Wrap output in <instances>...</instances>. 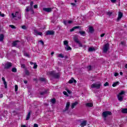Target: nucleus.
<instances>
[{"instance_id": "1", "label": "nucleus", "mask_w": 127, "mask_h": 127, "mask_svg": "<svg viewBox=\"0 0 127 127\" xmlns=\"http://www.w3.org/2000/svg\"><path fill=\"white\" fill-rule=\"evenodd\" d=\"M49 74L54 78H56V79H58L59 77H60V74H59V73H56L54 71H50Z\"/></svg>"}, {"instance_id": "2", "label": "nucleus", "mask_w": 127, "mask_h": 127, "mask_svg": "<svg viewBox=\"0 0 127 127\" xmlns=\"http://www.w3.org/2000/svg\"><path fill=\"white\" fill-rule=\"evenodd\" d=\"M111 115H112V112L110 111H105L102 113V116L105 119V120H106V118H107L108 116H111Z\"/></svg>"}, {"instance_id": "3", "label": "nucleus", "mask_w": 127, "mask_h": 127, "mask_svg": "<svg viewBox=\"0 0 127 127\" xmlns=\"http://www.w3.org/2000/svg\"><path fill=\"white\" fill-rule=\"evenodd\" d=\"M11 16L12 17V18H14V17H17V18H21V15L18 12H16L15 14L14 13H12Z\"/></svg>"}, {"instance_id": "4", "label": "nucleus", "mask_w": 127, "mask_h": 127, "mask_svg": "<svg viewBox=\"0 0 127 127\" xmlns=\"http://www.w3.org/2000/svg\"><path fill=\"white\" fill-rule=\"evenodd\" d=\"M91 88L95 89H100L101 88V84L93 83L91 85Z\"/></svg>"}, {"instance_id": "5", "label": "nucleus", "mask_w": 127, "mask_h": 127, "mask_svg": "<svg viewBox=\"0 0 127 127\" xmlns=\"http://www.w3.org/2000/svg\"><path fill=\"white\" fill-rule=\"evenodd\" d=\"M109 43H107L104 45L103 48V52H104V53H106L108 50H109Z\"/></svg>"}, {"instance_id": "6", "label": "nucleus", "mask_w": 127, "mask_h": 127, "mask_svg": "<svg viewBox=\"0 0 127 127\" xmlns=\"http://www.w3.org/2000/svg\"><path fill=\"white\" fill-rule=\"evenodd\" d=\"M55 33L54 31L48 30L46 32V35H54Z\"/></svg>"}, {"instance_id": "7", "label": "nucleus", "mask_w": 127, "mask_h": 127, "mask_svg": "<svg viewBox=\"0 0 127 127\" xmlns=\"http://www.w3.org/2000/svg\"><path fill=\"white\" fill-rule=\"evenodd\" d=\"M52 9H53V8H43V10H44V11H46V12H51L52 11Z\"/></svg>"}, {"instance_id": "8", "label": "nucleus", "mask_w": 127, "mask_h": 127, "mask_svg": "<svg viewBox=\"0 0 127 127\" xmlns=\"http://www.w3.org/2000/svg\"><path fill=\"white\" fill-rule=\"evenodd\" d=\"M34 34L36 36H37V35H40L41 36H42L43 34H42V32H38L37 30H34Z\"/></svg>"}, {"instance_id": "9", "label": "nucleus", "mask_w": 127, "mask_h": 127, "mask_svg": "<svg viewBox=\"0 0 127 127\" xmlns=\"http://www.w3.org/2000/svg\"><path fill=\"white\" fill-rule=\"evenodd\" d=\"M10 67H11V63H7V64H5V69H9V68H10Z\"/></svg>"}, {"instance_id": "10", "label": "nucleus", "mask_w": 127, "mask_h": 127, "mask_svg": "<svg viewBox=\"0 0 127 127\" xmlns=\"http://www.w3.org/2000/svg\"><path fill=\"white\" fill-rule=\"evenodd\" d=\"M117 98L119 102H123V100H124V96H123V95H120L118 94L117 95Z\"/></svg>"}, {"instance_id": "11", "label": "nucleus", "mask_w": 127, "mask_h": 127, "mask_svg": "<svg viewBox=\"0 0 127 127\" xmlns=\"http://www.w3.org/2000/svg\"><path fill=\"white\" fill-rule=\"evenodd\" d=\"M87 125V121H83L81 122L80 126L81 127H84Z\"/></svg>"}, {"instance_id": "12", "label": "nucleus", "mask_w": 127, "mask_h": 127, "mask_svg": "<svg viewBox=\"0 0 127 127\" xmlns=\"http://www.w3.org/2000/svg\"><path fill=\"white\" fill-rule=\"evenodd\" d=\"M122 17H123V13H122V12H119L117 20H120V19H122Z\"/></svg>"}, {"instance_id": "13", "label": "nucleus", "mask_w": 127, "mask_h": 127, "mask_svg": "<svg viewBox=\"0 0 127 127\" xmlns=\"http://www.w3.org/2000/svg\"><path fill=\"white\" fill-rule=\"evenodd\" d=\"M73 82L74 83H77V81H76V80L74 79V78L73 77H72L71 79L68 81V83H69V84H72V83H73Z\"/></svg>"}, {"instance_id": "14", "label": "nucleus", "mask_w": 127, "mask_h": 127, "mask_svg": "<svg viewBox=\"0 0 127 127\" xmlns=\"http://www.w3.org/2000/svg\"><path fill=\"white\" fill-rule=\"evenodd\" d=\"M31 115V111H29L27 115V117L26 118V121H28V120H29V119H30V115Z\"/></svg>"}, {"instance_id": "15", "label": "nucleus", "mask_w": 127, "mask_h": 127, "mask_svg": "<svg viewBox=\"0 0 127 127\" xmlns=\"http://www.w3.org/2000/svg\"><path fill=\"white\" fill-rule=\"evenodd\" d=\"M2 80L3 82V84L5 86V88H7V84L6 83V81H5V78H4V77H2Z\"/></svg>"}, {"instance_id": "16", "label": "nucleus", "mask_w": 127, "mask_h": 127, "mask_svg": "<svg viewBox=\"0 0 127 127\" xmlns=\"http://www.w3.org/2000/svg\"><path fill=\"white\" fill-rule=\"evenodd\" d=\"M78 28H80V26H74L72 29H70V32H72L75 30V29H77Z\"/></svg>"}, {"instance_id": "17", "label": "nucleus", "mask_w": 127, "mask_h": 127, "mask_svg": "<svg viewBox=\"0 0 127 127\" xmlns=\"http://www.w3.org/2000/svg\"><path fill=\"white\" fill-rule=\"evenodd\" d=\"M89 52H93V51H96V49L94 47H90L88 49Z\"/></svg>"}, {"instance_id": "18", "label": "nucleus", "mask_w": 127, "mask_h": 127, "mask_svg": "<svg viewBox=\"0 0 127 127\" xmlns=\"http://www.w3.org/2000/svg\"><path fill=\"white\" fill-rule=\"evenodd\" d=\"M73 39L76 43H79V42H80V41L78 39V37H77V36H74Z\"/></svg>"}, {"instance_id": "19", "label": "nucleus", "mask_w": 127, "mask_h": 127, "mask_svg": "<svg viewBox=\"0 0 127 127\" xmlns=\"http://www.w3.org/2000/svg\"><path fill=\"white\" fill-rule=\"evenodd\" d=\"M78 105V102H74L71 105V109H74Z\"/></svg>"}, {"instance_id": "20", "label": "nucleus", "mask_w": 127, "mask_h": 127, "mask_svg": "<svg viewBox=\"0 0 127 127\" xmlns=\"http://www.w3.org/2000/svg\"><path fill=\"white\" fill-rule=\"evenodd\" d=\"M93 103H87L85 104V106L86 107H93Z\"/></svg>"}, {"instance_id": "21", "label": "nucleus", "mask_w": 127, "mask_h": 127, "mask_svg": "<svg viewBox=\"0 0 127 127\" xmlns=\"http://www.w3.org/2000/svg\"><path fill=\"white\" fill-rule=\"evenodd\" d=\"M3 38H4V36L3 34H1L0 35V41L2 42V41H3Z\"/></svg>"}, {"instance_id": "22", "label": "nucleus", "mask_w": 127, "mask_h": 127, "mask_svg": "<svg viewBox=\"0 0 127 127\" xmlns=\"http://www.w3.org/2000/svg\"><path fill=\"white\" fill-rule=\"evenodd\" d=\"M69 106H70V102H67L66 107H65V111H68Z\"/></svg>"}, {"instance_id": "23", "label": "nucleus", "mask_w": 127, "mask_h": 127, "mask_svg": "<svg viewBox=\"0 0 127 127\" xmlns=\"http://www.w3.org/2000/svg\"><path fill=\"white\" fill-rule=\"evenodd\" d=\"M119 84H120V82L117 81L116 82H114L112 86L113 87H116V86H118V85H119Z\"/></svg>"}, {"instance_id": "24", "label": "nucleus", "mask_w": 127, "mask_h": 127, "mask_svg": "<svg viewBox=\"0 0 127 127\" xmlns=\"http://www.w3.org/2000/svg\"><path fill=\"white\" fill-rule=\"evenodd\" d=\"M89 31L90 33H93V32H94V28L92 27H89Z\"/></svg>"}, {"instance_id": "25", "label": "nucleus", "mask_w": 127, "mask_h": 127, "mask_svg": "<svg viewBox=\"0 0 127 127\" xmlns=\"http://www.w3.org/2000/svg\"><path fill=\"white\" fill-rule=\"evenodd\" d=\"M65 49L68 51L69 50H71L72 49L71 48V47H69V45H68L65 46Z\"/></svg>"}, {"instance_id": "26", "label": "nucleus", "mask_w": 127, "mask_h": 127, "mask_svg": "<svg viewBox=\"0 0 127 127\" xmlns=\"http://www.w3.org/2000/svg\"><path fill=\"white\" fill-rule=\"evenodd\" d=\"M17 42H18V41H15L14 42H13L12 43V46H16V45H17Z\"/></svg>"}, {"instance_id": "27", "label": "nucleus", "mask_w": 127, "mask_h": 127, "mask_svg": "<svg viewBox=\"0 0 127 127\" xmlns=\"http://www.w3.org/2000/svg\"><path fill=\"white\" fill-rule=\"evenodd\" d=\"M122 112L123 114H127V109L125 108V109H123L122 110Z\"/></svg>"}, {"instance_id": "28", "label": "nucleus", "mask_w": 127, "mask_h": 127, "mask_svg": "<svg viewBox=\"0 0 127 127\" xmlns=\"http://www.w3.org/2000/svg\"><path fill=\"white\" fill-rule=\"evenodd\" d=\"M30 9H32V7L27 6V7H26V11L27 12H28V11H29V10H30Z\"/></svg>"}, {"instance_id": "29", "label": "nucleus", "mask_w": 127, "mask_h": 127, "mask_svg": "<svg viewBox=\"0 0 127 127\" xmlns=\"http://www.w3.org/2000/svg\"><path fill=\"white\" fill-rule=\"evenodd\" d=\"M9 27H11V28H12V29H16V27L15 26L13 25H9Z\"/></svg>"}, {"instance_id": "30", "label": "nucleus", "mask_w": 127, "mask_h": 127, "mask_svg": "<svg viewBox=\"0 0 127 127\" xmlns=\"http://www.w3.org/2000/svg\"><path fill=\"white\" fill-rule=\"evenodd\" d=\"M25 75H27V76H29L30 73L29 72V71L26 70L25 71Z\"/></svg>"}, {"instance_id": "31", "label": "nucleus", "mask_w": 127, "mask_h": 127, "mask_svg": "<svg viewBox=\"0 0 127 127\" xmlns=\"http://www.w3.org/2000/svg\"><path fill=\"white\" fill-rule=\"evenodd\" d=\"M51 102L52 103V104H55V103H56V100H55V98L52 99Z\"/></svg>"}, {"instance_id": "32", "label": "nucleus", "mask_w": 127, "mask_h": 127, "mask_svg": "<svg viewBox=\"0 0 127 127\" xmlns=\"http://www.w3.org/2000/svg\"><path fill=\"white\" fill-rule=\"evenodd\" d=\"M58 57H59L60 58H64V56H63L62 54H60L58 55Z\"/></svg>"}, {"instance_id": "33", "label": "nucleus", "mask_w": 127, "mask_h": 127, "mask_svg": "<svg viewBox=\"0 0 127 127\" xmlns=\"http://www.w3.org/2000/svg\"><path fill=\"white\" fill-rule=\"evenodd\" d=\"M64 45H65V46L69 45L68 41H64Z\"/></svg>"}, {"instance_id": "34", "label": "nucleus", "mask_w": 127, "mask_h": 127, "mask_svg": "<svg viewBox=\"0 0 127 127\" xmlns=\"http://www.w3.org/2000/svg\"><path fill=\"white\" fill-rule=\"evenodd\" d=\"M79 33L81 34V35H84L86 34V32H85V31H79Z\"/></svg>"}, {"instance_id": "35", "label": "nucleus", "mask_w": 127, "mask_h": 127, "mask_svg": "<svg viewBox=\"0 0 127 127\" xmlns=\"http://www.w3.org/2000/svg\"><path fill=\"white\" fill-rule=\"evenodd\" d=\"M12 72H13L14 73H15L16 72L17 70L16 68L15 67H13L11 70Z\"/></svg>"}, {"instance_id": "36", "label": "nucleus", "mask_w": 127, "mask_h": 127, "mask_svg": "<svg viewBox=\"0 0 127 127\" xmlns=\"http://www.w3.org/2000/svg\"><path fill=\"white\" fill-rule=\"evenodd\" d=\"M17 90H18V86L17 85H15V91L17 92Z\"/></svg>"}, {"instance_id": "37", "label": "nucleus", "mask_w": 127, "mask_h": 127, "mask_svg": "<svg viewBox=\"0 0 127 127\" xmlns=\"http://www.w3.org/2000/svg\"><path fill=\"white\" fill-rule=\"evenodd\" d=\"M87 69L88 71H91V70H92V66L91 65H89L87 66Z\"/></svg>"}, {"instance_id": "38", "label": "nucleus", "mask_w": 127, "mask_h": 127, "mask_svg": "<svg viewBox=\"0 0 127 127\" xmlns=\"http://www.w3.org/2000/svg\"><path fill=\"white\" fill-rule=\"evenodd\" d=\"M40 81H41L42 82H45V81H46V79L44 78H41L40 79Z\"/></svg>"}, {"instance_id": "39", "label": "nucleus", "mask_w": 127, "mask_h": 127, "mask_svg": "<svg viewBox=\"0 0 127 127\" xmlns=\"http://www.w3.org/2000/svg\"><path fill=\"white\" fill-rule=\"evenodd\" d=\"M124 94H125V91H122L118 95H120V96H123Z\"/></svg>"}, {"instance_id": "40", "label": "nucleus", "mask_w": 127, "mask_h": 127, "mask_svg": "<svg viewBox=\"0 0 127 127\" xmlns=\"http://www.w3.org/2000/svg\"><path fill=\"white\" fill-rule=\"evenodd\" d=\"M33 68H34V69H37V64H36V63H35L34 64Z\"/></svg>"}, {"instance_id": "41", "label": "nucleus", "mask_w": 127, "mask_h": 127, "mask_svg": "<svg viewBox=\"0 0 127 127\" xmlns=\"http://www.w3.org/2000/svg\"><path fill=\"white\" fill-rule=\"evenodd\" d=\"M24 55L26 57H29V55L26 53H25L24 54Z\"/></svg>"}, {"instance_id": "42", "label": "nucleus", "mask_w": 127, "mask_h": 127, "mask_svg": "<svg viewBox=\"0 0 127 127\" xmlns=\"http://www.w3.org/2000/svg\"><path fill=\"white\" fill-rule=\"evenodd\" d=\"M77 44H78L79 47H82L83 46L82 45V44L80 42H78V43H77Z\"/></svg>"}, {"instance_id": "43", "label": "nucleus", "mask_w": 127, "mask_h": 127, "mask_svg": "<svg viewBox=\"0 0 127 127\" xmlns=\"http://www.w3.org/2000/svg\"><path fill=\"white\" fill-rule=\"evenodd\" d=\"M64 25H67L68 24V21H64Z\"/></svg>"}, {"instance_id": "44", "label": "nucleus", "mask_w": 127, "mask_h": 127, "mask_svg": "<svg viewBox=\"0 0 127 127\" xmlns=\"http://www.w3.org/2000/svg\"><path fill=\"white\" fill-rule=\"evenodd\" d=\"M104 86L105 87H107V86H109V82H106V83L104 84Z\"/></svg>"}, {"instance_id": "45", "label": "nucleus", "mask_w": 127, "mask_h": 127, "mask_svg": "<svg viewBox=\"0 0 127 127\" xmlns=\"http://www.w3.org/2000/svg\"><path fill=\"white\" fill-rule=\"evenodd\" d=\"M45 94H46V92H41L40 94L42 95V96H43V95H45Z\"/></svg>"}, {"instance_id": "46", "label": "nucleus", "mask_w": 127, "mask_h": 127, "mask_svg": "<svg viewBox=\"0 0 127 127\" xmlns=\"http://www.w3.org/2000/svg\"><path fill=\"white\" fill-rule=\"evenodd\" d=\"M63 94H64V95H65V96H68V94L67 93V92H66V91H64Z\"/></svg>"}, {"instance_id": "47", "label": "nucleus", "mask_w": 127, "mask_h": 127, "mask_svg": "<svg viewBox=\"0 0 127 127\" xmlns=\"http://www.w3.org/2000/svg\"><path fill=\"white\" fill-rule=\"evenodd\" d=\"M22 29H26V26L23 25L22 26Z\"/></svg>"}, {"instance_id": "48", "label": "nucleus", "mask_w": 127, "mask_h": 127, "mask_svg": "<svg viewBox=\"0 0 127 127\" xmlns=\"http://www.w3.org/2000/svg\"><path fill=\"white\" fill-rule=\"evenodd\" d=\"M72 22H73V21H71V20L67 21V23L69 24H71V23H72Z\"/></svg>"}, {"instance_id": "49", "label": "nucleus", "mask_w": 127, "mask_h": 127, "mask_svg": "<svg viewBox=\"0 0 127 127\" xmlns=\"http://www.w3.org/2000/svg\"><path fill=\"white\" fill-rule=\"evenodd\" d=\"M112 12H107L108 15H112Z\"/></svg>"}, {"instance_id": "50", "label": "nucleus", "mask_w": 127, "mask_h": 127, "mask_svg": "<svg viewBox=\"0 0 127 127\" xmlns=\"http://www.w3.org/2000/svg\"><path fill=\"white\" fill-rule=\"evenodd\" d=\"M114 76H115V77H117V76H119V73H118L117 72H115L114 73Z\"/></svg>"}, {"instance_id": "51", "label": "nucleus", "mask_w": 127, "mask_h": 127, "mask_svg": "<svg viewBox=\"0 0 127 127\" xmlns=\"http://www.w3.org/2000/svg\"><path fill=\"white\" fill-rule=\"evenodd\" d=\"M40 43H41V44L42 45H44V42H43V41L41 40V41H40Z\"/></svg>"}, {"instance_id": "52", "label": "nucleus", "mask_w": 127, "mask_h": 127, "mask_svg": "<svg viewBox=\"0 0 127 127\" xmlns=\"http://www.w3.org/2000/svg\"><path fill=\"white\" fill-rule=\"evenodd\" d=\"M22 68H25V65L24 64H21Z\"/></svg>"}, {"instance_id": "53", "label": "nucleus", "mask_w": 127, "mask_h": 127, "mask_svg": "<svg viewBox=\"0 0 127 127\" xmlns=\"http://www.w3.org/2000/svg\"><path fill=\"white\" fill-rule=\"evenodd\" d=\"M34 127H38V125H37V124H35L34 125Z\"/></svg>"}, {"instance_id": "54", "label": "nucleus", "mask_w": 127, "mask_h": 127, "mask_svg": "<svg viewBox=\"0 0 127 127\" xmlns=\"http://www.w3.org/2000/svg\"><path fill=\"white\" fill-rule=\"evenodd\" d=\"M0 16H1L2 17H4V14H3V13L0 14Z\"/></svg>"}, {"instance_id": "55", "label": "nucleus", "mask_w": 127, "mask_h": 127, "mask_svg": "<svg viewBox=\"0 0 127 127\" xmlns=\"http://www.w3.org/2000/svg\"><path fill=\"white\" fill-rule=\"evenodd\" d=\"M30 4L31 6H32V5H33V1H31Z\"/></svg>"}, {"instance_id": "56", "label": "nucleus", "mask_w": 127, "mask_h": 127, "mask_svg": "<svg viewBox=\"0 0 127 127\" xmlns=\"http://www.w3.org/2000/svg\"><path fill=\"white\" fill-rule=\"evenodd\" d=\"M66 91L68 94H71V91H70V90H69L68 89H67Z\"/></svg>"}, {"instance_id": "57", "label": "nucleus", "mask_w": 127, "mask_h": 127, "mask_svg": "<svg viewBox=\"0 0 127 127\" xmlns=\"http://www.w3.org/2000/svg\"><path fill=\"white\" fill-rule=\"evenodd\" d=\"M100 36L101 37H104L105 36V33L102 34Z\"/></svg>"}, {"instance_id": "58", "label": "nucleus", "mask_w": 127, "mask_h": 127, "mask_svg": "<svg viewBox=\"0 0 127 127\" xmlns=\"http://www.w3.org/2000/svg\"><path fill=\"white\" fill-rule=\"evenodd\" d=\"M37 7H38L37 5L36 4L34 5V8H37Z\"/></svg>"}, {"instance_id": "59", "label": "nucleus", "mask_w": 127, "mask_h": 127, "mask_svg": "<svg viewBox=\"0 0 127 127\" xmlns=\"http://www.w3.org/2000/svg\"><path fill=\"white\" fill-rule=\"evenodd\" d=\"M121 44H122V45H125V44H126V43H125V42H121Z\"/></svg>"}, {"instance_id": "60", "label": "nucleus", "mask_w": 127, "mask_h": 127, "mask_svg": "<svg viewBox=\"0 0 127 127\" xmlns=\"http://www.w3.org/2000/svg\"><path fill=\"white\" fill-rule=\"evenodd\" d=\"M116 1H117L116 0H111L112 2L115 3V2H116Z\"/></svg>"}, {"instance_id": "61", "label": "nucleus", "mask_w": 127, "mask_h": 127, "mask_svg": "<svg viewBox=\"0 0 127 127\" xmlns=\"http://www.w3.org/2000/svg\"><path fill=\"white\" fill-rule=\"evenodd\" d=\"M3 97V95H2V94H0V98H1Z\"/></svg>"}, {"instance_id": "62", "label": "nucleus", "mask_w": 127, "mask_h": 127, "mask_svg": "<svg viewBox=\"0 0 127 127\" xmlns=\"http://www.w3.org/2000/svg\"><path fill=\"white\" fill-rule=\"evenodd\" d=\"M30 64L31 65H33V64L34 65V63L32 62H30Z\"/></svg>"}, {"instance_id": "63", "label": "nucleus", "mask_w": 127, "mask_h": 127, "mask_svg": "<svg viewBox=\"0 0 127 127\" xmlns=\"http://www.w3.org/2000/svg\"><path fill=\"white\" fill-rule=\"evenodd\" d=\"M24 84H27V80H25L24 81Z\"/></svg>"}, {"instance_id": "64", "label": "nucleus", "mask_w": 127, "mask_h": 127, "mask_svg": "<svg viewBox=\"0 0 127 127\" xmlns=\"http://www.w3.org/2000/svg\"><path fill=\"white\" fill-rule=\"evenodd\" d=\"M21 127H26L25 125H21Z\"/></svg>"}]
</instances>
